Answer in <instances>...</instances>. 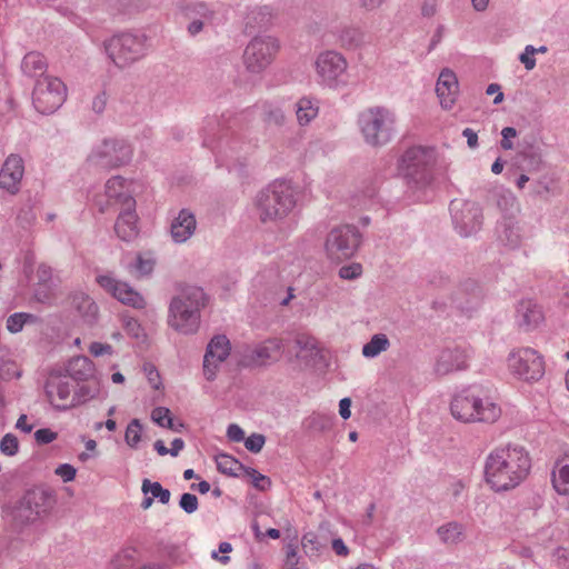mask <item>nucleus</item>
I'll use <instances>...</instances> for the list:
<instances>
[{
  "label": "nucleus",
  "mask_w": 569,
  "mask_h": 569,
  "mask_svg": "<svg viewBox=\"0 0 569 569\" xmlns=\"http://www.w3.org/2000/svg\"><path fill=\"white\" fill-rule=\"evenodd\" d=\"M279 44L271 37H256L246 47L242 62L246 71L251 74H261L273 61Z\"/></svg>",
  "instance_id": "nucleus-9"
},
{
  "label": "nucleus",
  "mask_w": 569,
  "mask_h": 569,
  "mask_svg": "<svg viewBox=\"0 0 569 569\" xmlns=\"http://www.w3.org/2000/svg\"><path fill=\"white\" fill-rule=\"evenodd\" d=\"M530 466V458L522 447L498 448L486 460V481L495 491L513 489L527 477Z\"/></svg>",
  "instance_id": "nucleus-1"
},
{
  "label": "nucleus",
  "mask_w": 569,
  "mask_h": 569,
  "mask_svg": "<svg viewBox=\"0 0 569 569\" xmlns=\"http://www.w3.org/2000/svg\"><path fill=\"white\" fill-rule=\"evenodd\" d=\"M436 92L440 103L445 109H451L456 102L459 92V83L456 73L446 68L438 78Z\"/></svg>",
  "instance_id": "nucleus-23"
},
{
  "label": "nucleus",
  "mask_w": 569,
  "mask_h": 569,
  "mask_svg": "<svg viewBox=\"0 0 569 569\" xmlns=\"http://www.w3.org/2000/svg\"><path fill=\"white\" fill-rule=\"evenodd\" d=\"M142 425L139 419H132L127 426L124 441L130 448H138L141 440Z\"/></svg>",
  "instance_id": "nucleus-44"
},
{
  "label": "nucleus",
  "mask_w": 569,
  "mask_h": 569,
  "mask_svg": "<svg viewBox=\"0 0 569 569\" xmlns=\"http://www.w3.org/2000/svg\"><path fill=\"white\" fill-rule=\"evenodd\" d=\"M23 173V159L16 153L9 154L0 169V189L12 196L17 194L21 188Z\"/></svg>",
  "instance_id": "nucleus-19"
},
{
  "label": "nucleus",
  "mask_w": 569,
  "mask_h": 569,
  "mask_svg": "<svg viewBox=\"0 0 569 569\" xmlns=\"http://www.w3.org/2000/svg\"><path fill=\"white\" fill-rule=\"evenodd\" d=\"M520 158V167L522 168V170H537L541 164V157L537 153H521Z\"/></svg>",
  "instance_id": "nucleus-51"
},
{
  "label": "nucleus",
  "mask_w": 569,
  "mask_h": 569,
  "mask_svg": "<svg viewBox=\"0 0 569 569\" xmlns=\"http://www.w3.org/2000/svg\"><path fill=\"white\" fill-rule=\"evenodd\" d=\"M296 193L287 181L276 180L262 189L256 199L261 222H276L284 219L296 207Z\"/></svg>",
  "instance_id": "nucleus-3"
},
{
  "label": "nucleus",
  "mask_w": 569,
  "mask_h": 569,
  "mask_svg": "<svg viewBox=\"0 0 569 569\" xmlns=\"http://www.w3.org/2000/svg\"><path fill=\"white\" fill-rule=\"evenodd\" d=\"M19 450L18 438L12 433H7L0 441V451L9 457L14 456Z\"/></svg>",
  "instance_id": "nucleus-48"
},
{
  "label": "nucleus",
  "mask_w": 569,
  "mask_h": 569,
  "mask_svg": "<svg viewBox=\"0 0 569 569\" xmlns=\"http://www.w3.org/2000/svg\"><path fill=\"white\" fill-rule=\"evenodd\" d=\"M273 18V10L269 6L251 9L246 17V29L253 32L267 28Z\"/></svg>",
  "instance_id": "nucleus-29"
},
{
  "label": "nucleus",
  "mask_w": 569,
  "mask_h": 569,
  "mask_svg": "<svg viewBox=\"0 0 569 569\" xmlns=\"http://www.w3.org/2000/svg\"><path fill=\"white\" fill-rule=\"evenodd\" d=\"M76 468L72 467L71 465L69 463H63V465H60L57 469H56V475H58L59 477H61V479L64 481V482H69V481H72L76 477Z\"/></svg>",
  "instance_id": "nucleus-58"
},
{
  "label": "nucleus",
  "mask_w": 569,
  "mask_h": 569,
  "mask_svg": "<svg viewBox=\"0 0 569 569\" xmlns=\"http://www.w3.org/2000/svg\"><path fill=\"white\" fill-rule=\"evenodd\" d=\"M106 196L109 200L121 203V207L127 204V198H132L126 191L124 179L120 176L112 177L107 181Z\"/></svg>",
  "instance_id": "nucleus-34"
},
{
  "label": "nucleus",
  "mask_w": 569,
  "mask_h": 569,
  "mask_svg": "<svg viewBox=\"0 0 569 569\" xmlns=\"http://www.w3.org/2000/svg\"><path fill=\"white\" fill-rule=\"evenodd\" d=\"M316 71L320 82L333 88L341 82L348 63L345 57L337 51H326L318 56L316 62Z\"/></svg>",
  "instance_id": "nucleus-15"
},
{
  "label": "nucleus",
  "mask_w": 569,
  "mask_h": 569,
  "mask_svg": "<svg viewBox=\"0 0 569 569\" xmlns=\"http://www.w3.org/2000/svg\"><path fill=\"white\" fill-rule=\"evenodd\" d=\"M132 148L124 140L107 139L89 156V161L103 169L118 168L131 161Z\"/></svg>",
  "instance_id": "nucleus-13"
},
{
  "label": "nucleus",
  "mask_w": 569,
  "mask_h": 569,
  "mask_svg": "<svg viewBox=\"0 0 569 569\" xmlns=\"http://www.w3.org/2000/svg\"><path fill=\"white\" fill-rule=\"evenodd\" d=\"M168 323L183 335L194 333L200 323V313L182 308L181 299H172L169 306Z\"/></svg>",
  "instance_id": "nucleus-18"
},
{
  "label": "nucleus",
  "mask_w": 569,
  "mask_h": 569,
  "mask_svg": "<svg viewBox=\"0 0 569 569\" xmlns=\"http://www.w3.org/2000/svg\"><path fill=\"white\" fill-rule=\"evenodd\" d=\"M136 200L127 198V204L121 207V211L114 224V231L119 239L132 241L137 238L139 230L137 227Z\"/></svg>",
  "instance_id": "nucleus-21"
},
{
  "label": "nucleus",
  "mask_w": 569,
  "mask_h": 569,
  "mask_svg": "<svg viewBox=\"0 0 569 569\" xmlns=\"http://www.w3.org/2000/svg\"><path fill=\"white\" fill-rule=\"evenodd\" d=\"M154 267V260L151 258H143L142 254L136 257L134 262L130 263L128 269L131 274L137 278L149 276Z\"/></svg>",
  "instance_id": "nucleus-42"
},
{
  "label": "nucleus",
  "mask_w": 569,
  "mask_h": 569,
  "mask_svg": "<svg viewBox=\"0 0 569 569\" xmlns=\"http://www.w3.org/2000/svg\"><path fill=\"white\" fill-rule=\"evenodd\" d=\"M497 206L501 211L506 212L505 216H513L519 211L517 199L510 191L502 192L498 196Z\"/></svg>",
  "instance_id": "nucleus-47"
},
{
  "label": "nucleus",
  "mask_w": 569,
  "mask_h": 569,
  "mask_svg": "<svg viewBox=\"0 0 569 569\" xmlns=\"http://www.w3.org/2000/svg\"><path fill=\"white\" fill-rule=\"evenodd\" d=\"M90 352L94 357H99V356H103V355H111L112 347L108 343L92 342L90 346Z\"/></svg>",
  "instance_id": "nucleus-61"
},
{
  "label": "nucleus",
  "mask_w": 569,
  "mask_h": 569,
  "mask_svg": "<svg viewBox=\"0 0 569 569\" xmlns=\"http://www.w3.org/2000/svg\"><path fill=\"white\" fill-rule=\"evenodd\" d=\"M57 437H58V433L52 431L49 428L38 429L34 432V439L38 445H48V443L54 441L57 439Z\"/></svg>",
  "instance_id": "nucleus-55"
},
{
  "label": "nucleus",
  "mask_w": 569,
  "mask_h": 569,
  "mask_svg": "<svg viewBox=\"0 0 569 569\" xmlns=\"http://www.w3.org/2000/svg\"><path fill=\"white\" fill-rule=\"evenodd\" d=\"M197 8L201 19L193 20L189 24L188 30L191 34L199 33L206 22H212L214 19V12L211 11L204 3H199Z\"/></svg>",
  "instance_id": "nucleus-43"
},
{
  "label": "nucleus",
  "mask_w": 569,
  "mask_h": 569,
  "mask_svg": "<svg viewBox=\"0 0 569 569\" xmlns=\"http://www.w3.org/2000/svg\"><path fill=\"white\" fill-rule=\"evenodd\" d=\"M507 361L510 372L525 381H538L545 375L543 358L532 348L511 351Z\"/></svg>",
  "instance_id": "nucleus-12"
},
{
  "label": "nucleus",
  "mask_w": 569,
  "mask_h": 569,
  "mask_svg": "<svg viewBox=\"0 0 569 569\" xmlns=\"http://www.w3.org/2000/svg\"><path fill=\"white\" fill-rule=\"evenodd\" d=\"M217 469L227 476L240 477L243 476V471L246 470V466L240 463L232 456L227 453H219L216 457Z\"/></svg>",
  "instance_id": "nucleus-35"
},
{
  "label": "nucleus",
  "mask_w": 569,
  "mask_h": 569,
  "mask_svg": "<svg viewBox=\"0 0 569 569\" xmlns=\"http://www.w3.org/2000/svg\"><path fill=\"white\" fill-rule=\"evenodd\" d=\"M266 442V437L261 433H252L244 439V447L253 453H258L262 450Z\"/></svg>",
  "instance_id": "nucleus-50"
},
{
  "label": "nucleus",
  "mask_w": 569,
  "mask_h": 569,
  "mask_svg": "<svg viewBox=\"0 0 569 569\" xmlns=\"http://www.w3.org/2000/svg\"><path fill=\"white\" fill-rule=\"evenodd\" d=\"M358 126L366 143L381 147L395 134L396 116L388 108L371 107L359 114Z\"/></svg>",
  "instance_id": "nucleus-4"
},
{
  "label": "nucleus",
  "mask_w": 569,
  "mask_h": 569,
  "mask_svg": "<svg viewBox=\"0 0 569 569\" xmlns=\"http://www.w3.org/2000/svg\"><path fill=\"white\" fill-rule=\"evenodd\" d=\"M497 239L502 246L509 249L520 247L522 230L515 216H503L502 220L497 226Z\"/></svg>",
  "instance_id": "nucleus-24"
},
{
  "label": "nucleus",
  "mask_w": 569,
  "mask_h": 569,
  "mask_svg": "<svg viewBox=\"0 0 569 569\" xmlns=\"http://www.w3.org/2000/svg\"><path fill=\"white\" fill-rule=\"evenodd\" d=\"M362 272V267L360 263H351L349 266H343L339 270V277L346 280H353L360 277Z\"/></svg>",
  "instance_id": "nucleus-54"
},
{
  "label": "nucleus",
  "mask_w": 569,
  "mask_h": 569,
  "mask_svg": "<svg viewBox=\"0 0 569 569\" xmlns=\"http://www.w3.org/2000/svg\"><path fill=\"white\" fill-rule=\"evenodd\" d=\"M282 340L278 338L268 339L256 347H243L239 355L238 365L241 367L264 366L268 362L278 361L282 355Z\"/></svg>",
  "instance_id": "nucleus-14"
},
{
  "label": "nucleus",
  "mask_w": 569,
  "mask_h": 569,
  "mask_svg": "<svg viewBox=\"0 0 569 569\" xmlns=\"http://www.w3.org/2000/svg\"><path fill=\"white\" fill-rule=\"evenodd\" d=\"M296 358L305 366H316L322 360V351L316 338L300 333L295 338Z\"/></svg>",
  "instance_id": "nucleus-22"
},
{
  "label": "nucleus",
  "mask_w": 569,
  "mask_h": 569,
  "mask_svg": "<svg viewBox=\"0 0 569 569\" xmlns=\"http://www.w3.org/2000/svg\"><path fill=\"white\" fill-rule=\"evenodd\" d=\"M109 59L120 69L142 59L148 51V38L143 33L123 32L103 42Z\"/></svg>",
  "instance_id": "nucleus-5"
},
{
  "label": "nucleus",
  "mask_w": 569,
  "mask_h": 569,
  "mask_svg": "<svg viewBox=\"0 0 569 569\" xmlns=\"http://www.w3.org/2000/svg\"><path fill=\"white\" fill-rule=\"evenodd\" d=\"M501 148L503 150H511L513 148V143L511 142V139L517 136V130L512 127H506L501 131Z\"/></svg>",
  "instance_id": "nucleus-59"
},
{
  "label": "nucleus",
  "mask_w": 569,
  "mask_h": 569,
  "mask_svg": "<svg viewBox=\"0 0 569 569\" xmlns=\"http://www.w3.org/2000/svg\"><path fill=\"white\" fill-rule=\"evenodd\" d=\"M436 161L433 148L412 147L401 157L400 170L408 186L412 188H425L432 181V167Z\"/></svg>",
  "instance_id": "nucleus-6"
},
{
  "label": "nucleus",
  "mask_w": 569,
  "mask_h": 569,
  "mask_svg": "<svg viewBox=\"0 0 569 569\" xmlns=\"http://www.w3.org/2000/svg\"><path fill=\"white\" fill-rule=\"evenodd\" d=\"M141 490L144 495L151 493L153 499H158L161 503L166 505L170 501L171 493L164 489L159 482H151L149 479L142 481Z\"/></svg>",
  "instance_id": "nucleus-41"
},
{
  "label": "nucleus",
  "mask_w": 569,
  "mask_h": 569,
  "mask_svg": "<svg viewBox=\"0 0 569 569\" xmlns=\"http://www.w3.org/2000/svg\"><path fill=\"white\" fill-rule=\"evenodd\" d=\"M72 306L78 311L79 316L84 319L88 323L96 320L98 315V306L96 302L83 293L74 295L72 298Z\"/></svg>",
  "instance_id": "nucleus-33"
},
{
  "label": "nucleus",
  "mask_w": 569,
  "mask_h": 569,
  "mask_svg": "<svg viewBox=\"0 0 569 569\" xmlns=\"http://www.w3.org/2000/svg\"><path fill=\"white\" fill-rule=\"evenodd\" d=\"M37 279H38V283L40 286H44V287H50V282L52 280V269L51 267L44 264V263H41L39 264L38 269H37Z\"/></svg>",
  "instance_id": "nucleus-56"
},
{
  "label": "nucleus",
  "mask_w": 569,
  "mask_h": 569,
  "mask_svg": "<svg viewBox=\"0 0 569 569\" xmlns=\"http://www.w3.org/2000/svg\"><path fill=\"white\" fill-rule=\"evenodd\" d=\"M66 96L64 83L58 78L46 76L37 80L32 102L38 112L49 114L62 106Z\"/></svg>",
  "instance_id": "nucleus-10"
},
{
  "label": "nucleus",
  "mask_w": 569,
  "mask_h": 569,
  "mask_svg": "<svg viewBox=\"0 0 569 569\" xmlns=\"http://www.w3.org/2000/svg\"><path fill=\"white\" fill-rule=\"evenodd\" d=\"M467 361L468 355L465 349L460 347L446 348L441 350L436 360L435 372L438 376H447L463 370L467 368Z\"/></svg>",
  "instance_id": "nucleus-20"
},
{
  "label": "nucleus",
  "mask_w": 569,
  "mask_h": 569,
  "mask_svg": "<svg viewBox=\"0 0 569 569\" xmlns=\"http://www.w3.org/2000/svg\"><path fill=\"white\" fill-rule=\"evenodd\" d=\"M94 371L93 362L86 356L71 359L67 366L69 376L78 381H86L92 377Z\"/></svg>",
  "instance_id": "nucleus-30"
},
{
  "label": "nucleus",
  "mask_w": 569,
  "mask_h": 569,
  "mask_svg": "<svg viewBox=\"0 0 569 569\" xmlns=\"http://www.w3.org/2000/svg\"><path fill=\"white\" fill-rule=\"evenodd\" d=\"M558 470L552 471V485L559 495H569V456L557 463Z\"/></svg>",
  "instance_id": "nucleus-36"
},
{
  "label": "nucleus",
  "mask_w": 569,
  "mask_h": 569,
  "mask_svg": "<svg viewBox=\"0 0 569 569\" xmlns=\"http://www.w3.org/2000/svg\"><path fill=\"white\" fill-rule=\"evenodd\" d=\"M361 233L351 224L335 227L327 236L325 248L329 259L342 261L350 259L359 249Z\"/></svg>",
  "instance_id": "nucleus-8"
},
{
  "label": "nucleus",
  "mask_w": 569,
  "mask_h": 569,
  "mask_svg": "<svg viewBox=\"0 0 569 569\" xmlns=\"http://www.w3.org/2000/svg\"><path fill=\"white\" fill-rule=\"evenodd\" d=\"M44 391L49 402L57 409L66 410L70 406L67 400L71 395V385L59 378H51L47 381Z\"/></svg>",
  "instance_id": "nucleus-26"
},
{
  "label": "nucleus",
  "mask_w": 569,
  "mask_h": 569,
  "mask_svg": "<svg viewBox=\"0 0 569 569\" xmlns=\"http://www.w3.org/2000/svg\"><path fill=\"white\" fill-rule=\"evenodd\" d=\"M517 323L526 331L532 330L539 326L543 320V313L533 300H521L516 310Z\"/></svg>",
  "instance_id": "nucleus-25"
},
{
  "label": "nucleus",
  "mask_w": 569,
  "mask_h": 569,
  "mask_svg": "<svg viewBox=\"0 0 569 569\" xmlns=\"http://www.w3.org/2000/svg\"><path fill=\"white\" fill-rule=\"evenodd\" d=\"M197 221L192 212L182 209L171 223V237L177 243L186 242L196 230Z\"/></svg>",
  "instance_id": "nucleus-27"
},
{
  "label": "nucleus",
  "mask_w": 569,
  "mask_h": 569,
  "mask_svg": "<svg viewBox=\"0 0 569 569\" xmlns=\"http://www.w3.org/2000/svg\"><path fill=\"white\" fill-rule=\"evenodd\" d=\"M301 546L309 558L318 557L321 550L327 547V540L320 539L315 532H307L302 536Z\"/></svg>",
  "instance_id": "nucleus-39"
},
{
  "label": "nucleus",
  "mask_w": 569,
  "mask_h": 569,
  "mask_svg": "<svg viewBox=\"0 0 569 569\" xmlns=\"http://www.w3.org/2000/svg\"><path fill=\"white\" fill-rule=\"evenodd\" d=\"M54 502L50 491L41 488L31 489L13 506L3 509V518L13 531L21 532L27 526L48 515Z\"/></svg>",
  "instance_id": "nucleus-2"
},
{
  "label": "nucleus",
  "mask_w": 569,
  "mask_h": 569,
  "mask_svg": "<svg viewBox=\"0 0 569 569\" xmlns=\"http://www.w3.org/2000/svg\"><path fill=\"white\" fill-rule=\"evenodd\" d=\"M96 280L106 292L110 293L121 303L136 309H143L146 307L147 303L142 295L127 282L120 281L111 274H100Z\"/></svg>",
  "instance_id": "nucleus-16"
},
{
  "label": "nucleus",
  "mask_w": 569,
  "mask_h": 569,
  "mask_svg": "<svg viewBox=\"0 0 569 569\" xmlns=\"http://www.w3.org/2000/svg\"><path fill=\"white\" fill-rule=\"evenodd\" d=\"M231 351V345L227 336L217 335L209 341L203 357V373L207 380L216 377L219 363L223 362Z\"/></svg>",
  "instance_id": "nucleus-17"
},
{
  "label": "nucleus",
  "mask_w": 569,
  "mask_h": 569,
  "mask_svg": "<svg viewBox=\"0 0 569 569\" xmlns=\"http://www.w3.org/2000/svg\"><path fill=\"white\" fill-rule=\"evenodd\" d=\"M437 535L445 545H458L466 538V528L462 523L450 521L437 529Z\"/></svg>",
  "instance_id": "nucleus-31"
},
{
  "label": "nucleus",
  "mask_w": 569,
  "mask_h": 569,
  "mask_svg": "<svg viewBox=\"0 0 569 569\" xmlns=\"http://www.w3.org/2000/svg\"><path fill=\"white\" fill-rule=\"evenodd\" d=\"M106 106H107L106 92L98 93L92 100V110L96 113H101L106 109Z\"/></svg>",
  "instance_id": "nucleus-64"
},
{
  "label": "nucleus",
  "mask_w": 569,
  "mask_h": 569,
  "mask_svg": "<svg viewBox=\"0 0 569 569\" xmlns=\"http://www.w3.org/2000/svg\"><path fill=\"white\" fill-rule=\"evenodd\" d=\"M199 506L198 498L193 493L186 492L180 497L179 500V507L186 512V513H193L197 511Z\"/></svg>",
  "instance_id": "nucleus-49"
},
{
  "label": "nucleus",
  "mask_w": 569,
  "mask_h": 569,
  "mask_svg": "<svg viewBox=\"0 0 569 569\" xmlns=\"http://www.w3.org/2000/svg\"><path fill=\"white\" fill-rule=\"evenodd\" d=\"M227 437L234 442H240L244 439V432L238 425H230L227 429Z\"/></svg>",
  "instance_id": "nucleus-62"
},
{
  "label": "nucleus",
  "mask_w": 569,
  "mask_h": 569,
  "mask_svg": "<svg viewBox=\"0 0 569 569\" xmlns=\"http://www.w3.org/2000/svg\"><path fill=\"white\" fill-rule=\"evenodd\" d=\"M318 106L309 98H301L297 102V119L299 124L306 126L318 114Z\"/></svg>",
  "instance_id": "nucleus-38"
},
{
  "label": "nucleus",
  "mask_w": 569,
  "mask_h": 569,
  "mask_svg": "<svg viewBox=\"0 0 569 569\" xmlns=\"http://www.w3.org/2000/svg\"><path fill=\"white\" fill-rule=\"evenodd\" d=\"M34 316L26 312H17L8 317L7 329L11 333H18L22 330L24 323L32 321Z\"/></svg>",
  "instance_id": "nucleus-46"
},
{
  "label": "nucleus",
  "mask_w": 569,
  "mask_h": 569,
  "mask_svg": "<svg viewBox=\"0 0 569 569\" xmlns=\"http://www.w3.org/2000/svg\"><path fill=\"white\" fill-rule=\"evenodd\" d=\"M151 419L158 426H160L162 428H166V422L168 421V419H172V417H171V412H170V410L168 408H166V407H156L151 411Z\"/></svg>",
  "instance_id": "nucleus-53"
},
{
  "label": "nucleus",
  "mask_w": 569,
  "mask_h": 569,
  "mask_svg": "<svg viewBox=\"0 0 569 569\" xmlns=\"http://www.w3.org/2000/svg\"><path fill=\"white\" fill-rule=\"evenodd\" d=\"M535 53L536 48L531 44H528L519 57L520 61L523 63L527 70H532L536 67V59L533 58Z\"/></svg>",
  "instance_id": "nucleus-57"
},
{
  "label": "nucleus",
  "mask_w": 569,
  "mask_h": 569,
  "mask_svg": "<svg viewBox=\"0 0 569 569\" xmlns=\"http://www.w3.org/2000/svg\"><path fill=\"white\" fill-rule=\"evenodd\" d=\"M243 476L248 477L252 486L260 491H266L271 487L270 478L260 473L259 471L251 467L246 468V470L243 471Z\"/></svg>",
  "instance_id": "nucleus-45"
},
{
  "label": "nucleus",
  "mask_w": 569,
  "mask_h": 569,
  "mask_svg": "<svg viewBox=\"0 0 569 569\" xmlns=\"http://www.w3.org/2000/svg\"><path fill=\"white\" fill-rule=\"evenodd\" d=\"M172 299H181L182 308L191 309L198 313H200L201 308L206 305V295L203 290L196 286H188L183 288Z\"/></svg>",
  "instance_id": "nucleus-28"
},
{
  "label": "nucleus",
  "mask_w": 569,
  "mask_h": 569,
  "mask_svg": "<svg viewBox=\"0 0 569 569\" xmlns=\"http://www.w3.org/2000/svg\"><path fill=\"white\" fill-rule=\"evenodd\" d=\"M450 411L456 420L462 422H487L497 421L501 409L495 402L482 400L466 391L453 397L450 403Z\"/></svg>",
  "instance_id": "nucleus-7"
},
{
  "label": "nucleus",
  "mask_w": 569,
  "mask_h": 569,
  "mask_svg": "<svg viewBox=\"0 0 569 569\" xmlns=\"http://www.w3.org/2000/svg\"><path fill=\"white\" fill-rule=\"evenodd\" d=\"M48 68L47 60L39 52L27 53L21 62V70L28 77H42Z\"/></svg>",
  "instance_id": "nucleus-32"
},
{
  "label": "nucleus",
  "mask_w": 569,
  "mask_h": 569,
  "mask_svg": "<svg viewBox=\"0 0 569 569\" xmlns=\"http://www.w3.org/2000/svg\"><path fill=\"white\" fill-rule=\"evenodd\" d=\"M449 209L453 228L460 237H471L481 229L483 216L482 209L477 202L453 199Z\"/></svg>",
  "instance_id": "nucleus-11"
},
{
  "label": "nucleus",
  "mask_w": 569,
  "mask_h": 569,
  "mask_svg": "<svg viewBox=\"0 0 569 569\" xmlns=\"http://www.w3.org/2000/svg\"><path fill=\"white\" fill-rule=\"evenodd\" d=\"M144 371L148 375V380L151 383V386L154 389H159L161 382H160V376H159L158 370L152 365H146Z\"/></svg>",
  "instance_id": "nucleus-63"
},
{
  "label": "nucleus",
  "mask_w": 569,
  "mask_h": 569,
  "mask_svg": "<svg viewBox=\"0 0 569 569\" xmlns=\"http://www.w3.org/2000/svg\"><path fill=\"white\" fill-rule=\"evenodd\" d=\"M363 32L356 27H345L339 34V42L348 49L358 48L363 42Z\"/></svg>",
  "instance_id": "nucleus-40"
},
{
  "label": "nucleus",
  "mask_w": 569,
  "mask_h": 569,
  "mask_svg": "<svg viewBox=\"0 0 569 569\" xmlns=\"http://www.w3.org/2000/svg\"><path fill=\"white\" fill-rule=\"evenodd\" d=\"M307 423L311 430L323 431L330 427L331 421L325 416L315 415L307 420Z\"/></svg>",
  "instance_id": "nucleus-52"
},
{
  "label": "nucleus",
  "mask_w": 569,
  "mask_h": 569,
  "mask_svg": "<svg viewBox=\"0 0 569 569\" xmlns=\"http://www.w3.org/2000/svg\"><path fill=\"white\" fill-rule=\"evenodd\" d=\"M390 347V341L385 333L373 335L369 342L362 347V355L366 358H375Z\"/></svg>",
  "instance_id": "nucleus-37"
},
{
  "label": "nucleus",
  "mask_w": 569,
  "mask_h": 569,
  "mask_svg": "<svg viewBox=\"0 0 569 569\" xmlns=\"http://www.w3.org/2000/svg\"><path fill=\"white\" fill-rule=\"evenodd\" d=\"M299 557L297 553V547L293 545H288L286 549V565L289 569H299Z\"/></svg>",
  "instance_id": "nucleus-60"
}]
</instances>
